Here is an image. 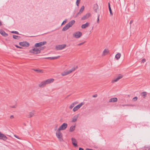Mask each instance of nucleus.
Returning <instances> with one entry per match:
<instances>
[{"mask_svg":"<svg viewBox=\"0 0 150 150\" xmlns=\"http://www.w3.org/2000/svg\"><path fill=\"white\" fill-rule=\"evenodd\" d=\"M54 80L53 79L51 78L43 81L46 86V85L52 83L54 81Z\"/></svg>","mask_w":150,"mask_h":150,"instance_id":"obj_9","label":"nucleus"},{"mask_svg":"<svg viewBox=\"0 0 150 150\" xmlns=\"http://www.w3.org/2000/svg\"><path fill=\"white\" fill-rule=\"evenodd\" d=\"M132 22V21H130V24H131Z\"/></svg>","mask_w":150,"mask_h":150,"instance_id":"obj_48","label":"nucleus"},{"mask_svg":"<svg viewBox=\"0 0 150 150\" xmlns=\"http://www.w3.org/2000/svg\"><path fill=\"white\" fill-rule=\"evenodd\" d=\"M84 103L83 102H81L74 108L73 109V111L74 112H75L78 110L81 107L83 106Z\"/></svg>","mask_w":150,"mask_h":150,"instance_id":"obj_5","label":"nucleus"},{"mask_svg":"<svg viewBox=\"0 0 150 150\" xmlns=\"http://www.w3.org/2000/svg\"><path fill=\"white\" fill-rule=\"evenodd\" d=\"M137 99L138 98L136 96L133 98L132 100L134 101H136L137 100Z\"/></svg>","mask_w":150,"mask_h":150,"instance_id":"obj_34","label":"nucleus"},{"mask_svg":"<svg viewBox=\"0 0 150 150\" xmlns=\"http://www.w3.org/2000/svg\"><path fill=\"white\" fill-rule=\"evenodd\" d=\"M109 52V50L108 49H105L102 53V56H104L108 54Z\"/></svg>","mask_w":150,"mask_h":150,"instance_id":"obj_15","label":"nucleus"},{"mask_svg":"<svg viewBox=\"0 0 150 150\" xmlns=\"http://www.w3.org/2000/svg\"><path fill=\"white\" fill-rule=\"evenodd\" d=\"M79 117V115H74L73 117L72 118L71 120V122H76Z\"/></svg>","mask_w":150,"mask_h":150,"instance_id":"obj_13","label":"nucleus"},{"mask_svg":"<svg viewBox=\"0 0 150 150\" xmlns=\"http://www.w3.org/2000/svg\"><path fill=\"white\" fill-rule=\"evenodd\" d=\"M7 139V137L6 136L0 132V139L6 141Z\"/></svg>","mask_w":150,"mask_h":150,"instance_id":"obj_12","label":"nucleus"},{"mask_svg":"<svg viewBox=\"0 0 150 150\" xmlns=\"http://www.w3.org/2000/svg\"><path fill=\"white\" fill-rule=\"evenodd\" d=\"M2 25V23L0 21V25Z\"/></svg>","mask_w":150,"mask_h":150,"instance_id":"obj_51","label":"nucleus"},{"mask_svg":"<svg viewBox=\"0 0 150 150\" xmlns=\"http://www.w3.org/2000/svg\"><path fill=\"white\" fill-rule=\"evenodd\" d=\"M66 46V45L65 44L59 45L56 46L55 49L57 50H62L65 48Z\"/></svg>","mask_w":150,"mask_h":150,"instance_id":"obj_8","label":"nucleus"},{"mask_svg":"<svg viewBox=\"0 0 150 150\" xmlns=\"http://www.w3.org/2000/svg\"><path fill=\"white\" fill-rule=\"evenodd\" d=\"M0 34L3 36L4 37L7 36L8 35V34L6 33L4 31L1 30L0 31Z\"/></svg>","mask_w":150,"mask_h":150,"instance_id":"obj_25","label":"nucleus"},{"mask_svg":"<svg viewBox=\"0 0 150 150\" xmlns=\"http://www.w3.org/2000/svg\"><path fill=\"white\" fill-rule=\"evenodd\" d=\"M68 126V125L66 123H63L58 129L61 131L65 130Z\"/></svg>","mask_w":150,"mask_h":150,"instance_id":"obj_7","label":"nucleus"},{"mask_svg":"<svg viewBox=\"0 0 150 150\" xmlns=\"http://www.w3.org/2000/svg\"><path fill=\"white\" fill-rule=\"evenodd\" d=\"M77 103V102H76L72 103L69 105V108L70 109H72Z\"/></svg>","mask_w":150,"mask_h":150,"instance_id":"obj_19","label":"nucleus"},{"mask_svg":"<svg viewBox=\"0 0 150 150\" xmlns=\"http://www.w3.org/2000/svg\"><path fill=\"white\" fill-rule=\"evenodd\" d=\"M97 94H96V95H93V97H94V98H95V97H97Z\"/></svg>","mask_w":150,"mask_h":150,"instance_id":"obj_43","label":"nucleus"},{"mask_svg":"<svg viewBox=\"0 0 150 150\" xmlns=\"http://www.w3.org/2000/svg\"><path fill=\"white\" fill-rule=\"evenodd\" d=\"M108 7H110V4L109 3H108Z\"/></svg>","mask_w":150,"mask_h":150,"instance_id":"obj_49","label":"nucleus"},{"mask_svg":"<svg viewBox=\"0 0 150 150\" xmlns=\"http://www.w3.org/2000/svg\"><path fill=\"white\" fill-rule=\"evenodd\" d=\"M117 100L118 99L117 98H112L109 99V102L115 103L117 102Z\"/></svg>","mask_w":150,"mask_h":150,"instance_id":"obj_18","label":"nucleus"},{"mask_svg":"<svg viewBox=\"0 0 150 150\" xmlns=\"http://www.w3.org/2000/svg\"><path fill=\"white\" fill-rule=\"evenodd\" d=\"M84 7L83 6L81 7L80 9L79 12V13H78L76 14V17L79 14H80L82 13V12H83V10L84 9Z\"/></svg>","mask_w":150,"mask_h":150,"instance_id":"obj_21","label":"nucleus"},{"mask_svg":"<svg viewBox=\"0 0 150 150\" xmlns=\"http://www.w3.org/2000/svg\"><path fill=\"white\" fill-rule=\"evenodd\" d=\"M77 68L78 66H76L75 67L72 68L71 69L69 70H66L61 73V75L63 76H66L74 71Z\"/></svg>","mask_w":150,"mask_h":150,"instance_id":"obj_1","label":"nucleus"},{"mask_svg":"<svg viewBox=\"0 0 150 150\" xmlns=\"http://www.w3.org/2000/svg\"><path fill=\"white\" fill-rule=\"evenodd\" d=\"M146 61V60L145 59H143L142 61H141V62H142V63H144V62H145Z\"/></svg>","mask_w":150,"mask_h":150,"instance_id":"obj_39","label":"nucleus"},{"mask_svg":"<svg viewBox=\"0 0 150 150\" xmlns=\"http://www.w3.org/2000/svg\"><path fill=\"white\" fill-rule=\"evenodd\" d=\"M82 34L81 32L78 31L74 33L73 34V36L75 38H80L82 36Z\"/></svg>","mask_w":150,"mask_h":150,"instance_id":"obj_6","label":"nucleus"},{"mask_svg":"<svg viewBox=\"0 0 150 150\" xmlns=\"http://www.w3.org/2000/svg\"><path fill=\"white\" fill-rule=\"evenodd\" d=\"M11 32L12 33H13L19 34V33L16 31H11Z\"/></svg>","mask_w":150,"mask_h":150,"instance_id":"obj_36","label":"nucleus"},{"mask_svg":"<svg viewBox=\"0 0 150 150\" xmlns=\"http://www.w3.org/2000/svg\"><path fill=\"white\" fill-rule=\"evenodd\" d=\"M16 46L17 48H20V49L22 48V47H19V46H18V45H16Z\"/></svg>","mask_w":150,"mask_h":150,"instance_id":"obj_44","label":"nucleus"},{"mask_svg":"<svg viewBox=\"0 0 150 150\" xmlns=\"http://www.w3.org/2000/svg\"><path fill=\"white\" fill-rule=\"evenodd\" d=\"M19 45L21 46L26 47H28L30 45L29 43L26 41L20 42L19 43Z\"/></svg>","mask_w":150,"mask_h":150,"instance_id":"obj_10","label":"nucleus"},{"mask_svg":"<svg viewBox=\"0 0 150 150\" xmlns=\"http://www.w3.org/2000/svg\"><path fill=\"white\" fill-rule=\"evenodd\" d=\"M80 0H77L76 1V5L77 6H79V4L80 2Z\"/></svg>","mask_w":150,"mask_h":150,"instance_id":"obj_35","label":"nucleus"},{"mask_svg":"<svg viewBox=\"0 0 150 150\" xmlns=\"http://www.w3.org/2000/svg\"><path fill=\"white\" fill-rule=\"evenodd\" d=\"M141 95L144 98H145L147 95V93L145 92H143L141 93Z\"/></svg>","mask_w":150,"mask_h":150,"instance_id":"obj_28","label":"nucleus"},{"mask_svg":"<svg viewBox=\"0 0 150 150\" xmlns=\"http://www.w3.org/2000/svg\"><path fill=\"white\" fill-rule=\"evenodd\" d=\"M79 150H84L83 149L81 148H79Z\"/></svg>","mask_w":150,"mask_h":150,"instance_id":"obj_45","label":"nucleus"},{"mask_svg":"<svg viewBox=\"0 0 150 150\" xmlns=\"http://www.w3.org/2000/svg\"><path fill=\"white\" fill-rule=\"evenodd\" d=\"M14 136H15L16 137V138H18V139H19V138L18 137V136H16V135H14Z\"/></svg>","mask_w":150,"mask_h":150,"instance_id":"obj_46","label":"nucleus"},{"mask_svg":"<svg viewBox=\"0 0 150 150\" xmlns=\"http://www.w3.org/2000/svg\"><path fill=\"white\" fill-rule=\"evenodd\" d=\"M67 19H65V20L63 22H62V25L64 23H66L67 22Z\"/></svg>","mask_w":150,"mask_h":150,"instance_id":"obj_38","label":"nucleus"},{"mask_svg":"<svg viewBox=\"0 0 150 150\" xmlns=\"http://www.w3.org/2000/svg\"><path fill=\"white\" fill-rule=\"evenodd\" d=\"M90 16V14L89 13H88L86 14L84 16L81 18L82 20H84L87 18H88Z\"/></svg>","mask_w":150,"mask_h":150,"instance_id":"obj_20","label":"nucleus"},{"mask_svg":"<svg viewBox=\"0 0 150 150\" xmlns=\"http://www.w3.org/2000/svg\"><path fill=\"white\" fill-rule=\"evenodd\" d=\"M13 38L15 39H18L20 38V36L16 35H13Z\"/></svg>","mask_w":150,"mask_h":150,"instance_id":"obj_30","label":"nucleus"},{"mask_svg":"<svg viewBox=\"0 0 150 150\" xmlns=\"http://www.w3.org/2000/svg\"><path fill=\"white\" fill-rule=\"evenodd\" d=\"M34 71H37L39 73H43V72H44L43 70H41V69H39V70L35 69V70H34Z\"/></svg>","mask_w":150,"mask_h":150,"instance_id":"obj_29","label":"nucleus"},{"mask_svg":"<svg viewBox=\"0 0 150 150\" xmlns=\"http://www.w3.org/2000/svg\"><path fill=\"white\" fill-rule=\"evenodd\" d=\"M59 57H60V56H58L57 57H48L46 58H45L47 59H58V58H59Z\"/></svg>","mask_w":150,"mask_h":150,"instance_id":"obj_24","label":"nucleus"},{"mask_svg":"<svg viewBox=\"0 0 150 150\" xmlns=\"http://www.w3.org/2000/svg\"><path fill=\"white\" fill-rule=\"evenodd\" d=\"M54 130L56 131V135L57 138L60 141H62V134L61 130L57 129V127H55Z\"/></svg>","mask_w":150,"mask_h":150,"instance_id":"obj_2","label":"nucleus"},{"mask_svg":"<svg viewBox=\"0 0 150 150\" xmlns=\"http://www.w3.org/2000/svg\"><path fill=\"white\" fill-rule=\"evenodd\" d=\"M35 111L34 110H33L30 112L27 115V117L28 118H30L32 117L35 114Z\"/></svg>","mask_w":150,"mask_h":150,"instance_id":"obj_14","label":"nucleus"},{"mask_svg":"<svg viewBox=\"0 0 150 150\" xmlns=\"http://www.w3.org/2000/svg\"><path fill=\"white\" fill-rule=\"evenodd\" d=\"M108 8H109V10L111 9V8L110 6V7H108Z\"/></svg>","mask_w":150,"mask_h":150,"instance_id":"obj_50","label":"nucleus"},{"mask_svg":"<svg viewBox=\"0 0 150 150\" xmlns=\"http://www.w3.org/2000/svg\"><path fill=\"white\" fill-rule=\"evenodd\" d=\"M46 43V41L41 42L39 43H36L35 45V47H40L43 45H45Z\"/></svg>","mask_w":150,"mask_h":150,"instance_id":"obj_11","label":"nucleus"},{"mask_svg":"<svg viewBox=\"0 0 150 150\" xmlns=\"http://www.w3.org/2000/svg\"><path fill=\"white\" fill-rule=\"evenodd\" d=\"M89 25V23L87 22L85 24H83L81 26V28H85L88 27Z\"/></svg>","mask_w":150,"mask_h":150,"instance_id":"obj_22","label":"nucleus"},{"mask_svg":"<svg viewBox=\"0 0 150 150\" xmlns=\"http://www.w3.org/2000/svg\"><path fill=\"white\" fill-rule=\"evenodd\" d=\"M117 76L118 77L119 79H120L123 77V76L122 74H120L119 75Z\"/></svg>","mask_w":150,"mask_h":150,"instance_id":"obj_33","label":"nucleus"},{"mask_svg":"<svg viewBox=\"0 0 150 150\" xmlns=\"http://www.w3.org/2000/svg\"><path fill=\"white\" fill-rule=\"evenodd\" d=\"M14 118V116L13 115H11L10 117V118L11 119H13V118Z\"/></svg>","mask_w":150,"mask_h":150,"instance_id":"obj_41","label":"nucleus"},{"mask_svg":"<svg viewBox=\"0 0 150 150\" xmlns=\"http://www.w3.org/2000/svg\"><path fill=\"white\" fill-rule=\"evenodd\" d=\"M83 44V43H80L79 44V45H80L82 44Z\"/></svg>","mask_w":150,"mask_h":150,"instance_id":"obj_47","label":"nucleus"},{"mask_svg":"<svg viewBox=\"0 0 150 150\" xmlns=\"http://www.w3.org/2000/svg\"><path fill=\"white\" fill-rule=\"evenodd\" d=\"M75 125H72L70 127L69 129L70 132H72L75 129Z\"/></svg>","mask_w":150,"mask_h":150,"instance_id":"obj_23","label":"nucleus"},{"mask_svg":"<svg viewBox=\"0 0 150 150\" xmlns=\"http://www.w3.org/2000/svg\"><path fill=\"white\" fill-rule=\"evenodd\" d=\"M122 106H133V105H129V104H125V105H122Z\"/></svg>","mask_w":150,"mask_h":150,"instance_id":"obj_37","label":"nucleus"},{"mask_svg":"<svg viewBox=\"0 0 150 150\" xmlns=\"http://www.w3.org/2000/svg\"><path fill=\"white\" fill-rule=\"evenodd\" d=\"M43 48V47H42H42L40 48H37V47H35L32 50H30L29 52L32 54H39L41 50Z\"/></svg>","mask_w":150,"mask_h":150,"instance_id":"obj_3","label":"nucleus"},{"mask_svg":"<svg viewBox=\"0 0 150 150\" xmlns=\"http://www.w3.org/2000/svg\"><path fill=\"white\" fill-rule=\"evenodd\" d=\"M121 56V54L119 53H118L115 56V57L116 58V59L117 60H118L120 58Z\"/></svg>","mask_w":150,"mask_h":150,"instance_id":"obj_27","label":"nucleus"},{"mask_svg":"<svg viewBox=\"0 0 150 150\" xmlns=\"http://www.w3.org/2000/svg\"><path fill=\"white\" fill-rule=\"evenodd\" d=\"M71 139L72 143L73 145L75 146H77V144L76 139L74 138H72Z\"/></svg>","mask_w":150,"mask_h":150,"instance_id":"obj_16","label":"nucleus"},{"mask_svg":"<svg viewBox=\"0 0 150 150\" xmlns=\"http://www.w3.org/2000/svg\"><path fill=\"white\" fill-rule=\"evenodd\" d=\"M46 86L44 81H41L39 84L38 86L41 88L45 87Z\"/></svg>","mask_w":150,"mask_h":150,"instance_id":"obj_17","label":"nucleus"},{"mask_svg":"<svg viewBox=\"0 0 150 150\" xmlns=\"http://www.w3.org/2000/svg\"><path fill=\"white\" fill-rule=\"evenodd\" d=\"M75 21L74 20H73L69 22L62 29V31H64L67 29H68L70 27L72 26L74 23Z\"/></svg>","mask_w":150,"mask_h":150,"instance_id":"obj_4","label":"nucleus"},{"mask_svg":"<svg viewBox=\"0 0 150 150\" xmlns=\"http://www.w3.org/2000/svg\"><path fill=\"white\" fill-rule=\"evenodd\" d=\"M17 107V105L16 104H15L13 105H11L9 106V107L11 108H16Z\"/></svg>","mask_w":150,"mask_h":150,"instance_id":"obj_31","label":"nucleus"},{"mask_svg":"<svg viewBox=\"0 0 150 150\" xmlns=\"http://www.w3.org/2000/svg\"><path fill=\"white\" fill-rule=\"evenodd\" d=\"M109 10V11H110V14L111 15H112L113 14H112V11L111 9H110V10Z\"/></svg>","mask_w":150,"mask_h":150,"instance_id":"obj_42","label":"nucleus"},{"mask_svg":"<svg viewBox=\"0 0 150 150\" xmlns=\"http://www.w3.org/2000/svg\"><path fill=\"white\" fill-rule=\"evenodd\" d=\"M99 15H98V18H97V23H99Z\"/></svg>","mask_w":150,"mask_h":150,"instance_id":"obj_40","label":"nucleus"},{"mask_svg":"<svg viewBox=\"0 0 150 150\" xmlns=\"http://www.w3.org/2000/svg\"><path fill=\"white\" fill-rule=\"evenodd\" d=\"M119 80V79L117 76V77L116 78L114 79H113L112 80L111 83H114L117 82Z\"/></svg>","mask_w":150,"mask_h":150,"instance_id":"obj_26","label":"nucleus"},{"mask_svg":"<svg viewBox=\"0 0 150 150\" xmlns=\"http://www.w3.org/2000/svg\"><path fill=\"white\" fill-rule=\"evenodd\" d=\"M96 8V9H95V11L97 12V10L98 8V6L97 4H96L94 5V8Z\"/></svg>","mask_w":150,"mask_h":150,"instance_id":"obj_32","label":"nucleus"}]
</instances>
